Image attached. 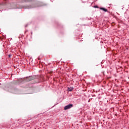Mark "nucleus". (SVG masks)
Returning a JSON list of instances; mask_svg holds the SVG:
<instances>
[{
  "mask_svg": "<svg viewBox=\"0 0 129 129\" xmlns=\"http://www.w3.org/2000/svg\"><path fill=\"white\" fill-rule=\"evenodd\" d=\"M100 10H101V11H103V12H105V13L108 12L107 11V9H106L104 8H100Z\"/></svg>",
  "mask_w": 129,
  "mask_h": 129,
  "instance_id": "7ed1b4c3",
  "label": "nucleus"
},
{
  "mask_svg": "<svg viewBox=\"0 0 129 129\" xmlns=\"http://www.w3.org/2000/svg\"><path fill=\"white\" fill-rule=\"evenodd\" d=\"M72 107H73V104H69L64 107V109L67 110V109H70Z\"/></svg>",
  "mask_w": 129,
  "mask_h": 129,
  "instance_id": "f03ea898",
  "label": "nucleus"
},
{
  "mask_svg": "<svg viewBox=\"0 0 129 129\" xmlns=\"http://www.w3.org/2000/svg\"><path fill=\"white\" fill-rule=\"evenodd\" d=\"M94 8H95V9H97V5H96V6H94Z\"/></svg>",
  "mask_w": 129,
  "mask_h": 129,
  "instance_id": "0eeeda50",
  "label": "nucleus"
},
{
  "mask_svg": "<svg viewBox=\"0 0 129 129\" xmlns=\"http://www.w3.org/2000/svg\"><path fill=\"white\" fill-rule=\"evenodd\" d=\"M36 79V77L31 76L29 77H27L24 79V81H26V82H29V81H32V80H34Z\"/></svg>",
  "mask_w": 129,
  "mask_h": 129,
  "instance_id": "f257e3e1",
  "label": "nucleus"
},
{
  "mask_svg": "<svg viewBox=\"0 0 129 129\" xmlns=\"http://www.w3.org/2000/svg\"><path fill=\"white\" fill-rule=\"evenodd\" d=\"M69 91H72L74 89L73 87L68 88Z\"/></svg>",
  "mask_w": 129,
  "mask_h": 129,
  "instance_id": "20e7f679",
  "label": "nucleus"
},
{
  "mask_svg": "<svg viewBox=\"0 0 129 129\" xmlns=\"http://www.w3.org/2000/svg\"><path fill=\"white\" fill-rule=\"evenodd\" d=\"M24 9H31V7L30 6H26L24 8Z\"/></svg>",
  "mask_w": 129,
  "mask_h": 129,
  "instance_id": "39448f33",
  "label": "nucleus"
},
{
  "mask_svg": "<svg viewBox=\"0 0 129 129\" xmlns=\"http://www.w3.org/2000/svg\"><path fill=\"white\" fill-rule=\"evenodd\" d=\"M24 1H25V2H26V3H29V2L32 1V0H24Z\"/></svg>",
  "mask_w": 129,
  "mask_h": 129,
  "instance_id": "423d86ee",
  "label": "nucleus"
},
{
  "mask_svg": "<svg viewBox=\"0 0 129 129\" xmlns=\"http://www.w3.org/2000/svg\"><path fill=\"white\" fill-rule=\"evenodd\" d=\"M9 57H11V55H9Z\"/></svg>",
  "mask_w": 129,
  "mask_h": 129,
  "instance_id": "1a4fd4ad",
  "label": "nucleus"
},
{
  "mask_svg": "<svg viewBox=\"0 0 129 129\" xmlns=\"http://www.w3.org/2000/svg\"><path fill=\"white\" fill-rule=\"evenodd\" d=\"M97 8L98 9V7H97Z\"/></svg>",
  "mask_w": 129,
  "mask_h": 129,
  "instance_id": "9d476101",
  "label": "nucleus"
},
{
  "mask_svg": "<svg viewBox=\"0 0 129 129\" xmlns=\"http://www.w3.org/2000/svg\"><path fill=\"white\" fill-rule=\"evenodd\" d=\"M12 9H17V8H16V7H13V8H12Z\"/></svg>",
  "mask_w": 129,
  "mask_h": 129,
  "instance_id": "6e6552de",
  "label": "nucleus"
}]
</instances>
